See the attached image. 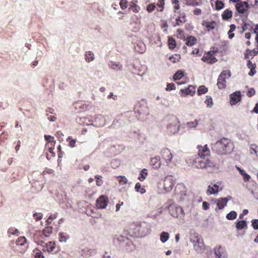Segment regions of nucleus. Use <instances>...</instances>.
I'll use <instances>...</instances> for the list:
<instances>
[{
	"mask_svg": "<svg viewBox=\"0 0 258 258\" xmlns=\"http://www.w3.org/2000/svg\"><path fill=\"white\" fill-rule=\"evenodd\" d=\"M233 149L231 141L227 138H222L213 146V150L218 155H223L231 153Z\"/></svg>",
	"mask_w": 258,
	"mask_h": 258,
	"instance_id": "obj_1",
	"label": "nucleus"
},
{
	"mask_svg": "<svg viewBox=\"0 0 258 258\" xmlns=\"http://www.w3.org/2000/svg\"><path fill=\"white\" fill-rule=\"evenodd\" d=\"M126 234L133 237H142L145 236L148 229L146 227L143 226L140 222H133L129 224L125 230Z\"/></svg>",
	"mask_w": 258,
	"mask_h": 258,
	"instance_id": "obj_2",
	"label": "nucleus"
},
{
	"mask_svg": "<svg viewBox=\"0 0 258 258\" xmlns=\"http://www.w3.org/2000/svg\"><path fill=\"white\" fill-rule=\"evenodd\" d=\"M192 164L198 168H214L215 164L209 159V158L196 157L192 160Z\"/></svg>",
	"mask_w": 258,
	"mask_h": 258,
	"instance_id": "obj_3",
	"label": "nucleus"
},
{
	"mask_svg": "<svg viewBox=\"0 0 258 258\" xmlns=\"http://www.w3.org/2000/svg\"><path fill=\"white\" fill-rule=\"evenodd\" d=\"M190 241L192 243L194 248L197 253H202L204 252L205 245L203 239L201 235H192L190 238Z\"/></svg>",
	"mask_w": 258,
	"mask_h": 258,
	"instance_id": "obj_4",
	"label": "nucleus"
},
{
	"mask_svg": "<svg viewBox=\"0 0 258 258\" xmlns=\"http://www.w3.org/2000/svg\"><path fill=\"white\" fill-rule=\"evenodd\" d=\"M168 210L170 214L173 217L181 220L184 218L185 214L181 207L176 204H171L169 206Z\"/></svg>",
	"mask_w": 258,
	"mask_h": 258,
	"instance_id": "obj_5",
	"label": "nucleus"
},
{
	"mask_svg": "<svg viewBox=\"0 0 258 258\" xmlns=\"http://www.w3.org/2000/svg\"><path fill=\"white\" fill-rule=\"evenodd\" d=\"M175 183V179L173 176L168 175L166 176L163 182L164 190L167 192L171 191L174 186Z\"/></svg>",
	"mask_w": 258,
	"mask_h": 258,
	"instance_id": "obj_6",
	"label": "nucleus"
},
{
	"mask_svg": "<svg viewBox=\"0 0 258 258\" xmlns=\"http://www.w3.org/2000/svg\"><path fill=\"white\" fill-rule=\"evenodd\" d=\"M198 151L196 157H203L204 158H209L211 155L210 149L208 148V145H198L197 147Z\"/></svg>",
	"mask_w": 258,
	"mask_h": 258,
	"instance_id": "obj_7",
	"label": "nucleus"
},
{
	"mask_svg": "<svg viewBox=\"0 0 258 258\" xmlns=\"http://www.w3.org/2000/svg\"><path fill=\"white\" fill-rule=\"evenodd\" d=\"M180 128V122L176 117H174L172 122L167 125V131L172 134L177 133Z\"/></svg>",
	"mask_w": 258,
	"mask_h": 258,
	"instance_id": "obj_8",
	"label": "nucleus"
},
{
	"mask_svg": "<svg viewBox=\"0 0 258 258\" xmlns=\"http://www.w3.org/2000/svg\"><path fill=\"white\" fill-rule=\"evenodd\" d=\"M237 11L239 13L247 16L248 13V3L246 2H239L235 6Z\"/></svg>",
	"mask_w": 258,
	"mask_h": 258,
	"instance_id": "obj_9",
	"label": "nucleus"
},
{
	"mask_svg": "<svg viewBox=\"0 0 258 258\" xmlns=\"http://www.w3.org/2000/svg\"><path fill=\"white\" fill-rule=\"evenodd\" d=\"M161 156L162 159L166 162L167 166H169V163L173 158L170 150L167 148L163 149L161 151Z\"/></svg>",
	"mask_w": 258,
	"mask_h": 258,
	"instance_id": "obj_10",
	"label": "nucleus"
},
{
	"mask_svg": "<svg viewBox=\"0 0 258 258\" xmlns=\"http://www.w3.org/2000/svg\"><path fill=\"white\" fill-rule=\"evenodd\" d=\"M202 60L208 64H213L216 62L218 60L210 51L205 53L202 58Z\"/></svg>",
	"mask_w": 258,
	"mask_h": 258,
	"instance_id": "obj_11",
	"label": "nucleus"
},
{
	"mask_svg": "<svg viewBox=\"0 0 258 258\" xmlns=\"http://www.w3.org/2000/svg\"><path fill=\"white\" fill-rule=\"evenodd\" d=\"M232 197L230 196L225 198H221L216 200L217 206L219 210L223 209L229 201L231 200Z\"/></svg>",
	"mask_w": 258,
	"mask_h": 258,
	"instance_id": "obj_12",
	"label": "nucleus"
},
{
	"mask_svg": "<svg viewBox=\"0 0 258 258\" xmlns=\"http://www.w3.org/2000/svg\"><path fill=\"white\" fill-rule=\"evenodd\" d=\"M108 203V198L105 196H100L96 201V206L100 209H104Z\"/></svg>",
	"mask_w": 258,
	"mask_h": 258,
	"instance_id": "obj_13",
	"label": "nucleus"
},
{
	"mask_svg": "<svg viewBox=\"0 0 258 258\" xmlns=\"http://www.w3.org/2000/svg\"><path fill=\"white\" fill-rule=\"evenodd\" d=\"M202 24L208 31L214 30L217 26V24L215 21H208L207 20H203Z\"/></svg>",
	"mask_w": 258,
	"mask_h": 258,
	"instance_id": "obj_14",
	"label": "nucleus"
},
{
	"mask_svg": "<svg viewBox=\"0 0 258 258\" xmlns=\"http://www.w3.org/2000/svg\"><path fill=\"white\" fill-rule=\"evenodd\" d=\"M215 254L217 258H226V253L223 247L221 246H217L214 248Z\"/></svg>",
	"mask_w": 258,
	"mask_h": 258,
	"instance_id": "obj_15",
	"label": "nucleus"
},
{
	"mask_svg": "<svg viewBox=\"0 0 258 258\" xmlns=\"http://www.w3.org/2000/svg\"><path fill=\"white\" fill-rule=\"evenodd\" d=\"M241 100V93L239 91H236L230 95V103L235 105Z\"/></svg>",
	"mask_w": 258,
	"mask_h": 258,
	"instance_id": "obj_16",
	"label": "nucleus"
},
{
	"mask_svg": "<svg viewBox=\"0 0 258 258\" xmlns=\"http://www.w3.org/2000/svg\"><path fill=\"white\" fill-rule=\"evenodd\" d=\"M150 164L153 168L158 169L161 166V161L159 156L152 158L150 160Z\"/></svg>",
	"mask_w": 258,
	"mask_h": 258,
	"instance_id": "obj_17",
	"label": "nucleus"
},
{
	"mask_svg": "<svg viewBox=\"0 0 258 258\" xmlns=\"http://www.w3.org/2000/svg\"><path fill=\"white\" fill-rule=\"evenodd\" d=\"M196 92L195 87L194 86H189L188 88L180 90V92L182 94L184 95H191L193 96Z\"/></svg>",
	"mask_w": 258,
	"mask_h": 258,
	"instance_id": "obj_18",
	"label": "nucleus"
},
{
	"mask_svg": "<svg viewBox=\"0 0 258 258\" xmlns=\"http://www.w3.org/2000/svg\"><path fill=\"white\" fill-rule=\"evenodd\" d=\"M184 40L186 41V45L188 46H192L197 42V39L194 36H188Z\"/></svg>",
	"mask_w": 258,
	"mask_h": 258,
	"instance_id": "obj_19",
	"label": "nucleus"
},
{
	"mask_svg": "<svg viewBox=\"0 0 258 258\" xmlns=\"http://www.w3.org/2000/svg\"><path fill=\"white\" fill-rule=\"evenodd\" d=\"M175 23L174 24V27L179 26L181 24L184 23L186 21L185 15L184 13L180 14L177 18H176Z\"/></svg>",
	"mask_w": 258,
	"mask_h": 258,
	"instance_id": "obj_20",
	"label": "nucleus"
},
{
	"mask_svg": "<svg viewBox=\"0 0 258 258\" xmlns=\"http://www.w3.org/2000/svg\"><path fill=\"white\" fill-rule=\"evenodd\" d=\"M233 13L230 9H226L222 13L221 16L223 20H228L232 17Z\"/></svg>",
	"mask_w": 258,
	"mask_h": 258,
	"instance_id": "obj_21",
	"label": "nucleus"
},
{
	"mask_svg": "<svg viewBox=\"0 0 258 258\" xmlns=\"http://www.w3.org/2000/svg\"><path fill=\"white\" fill-rule=\"evenodd\" d=\"M219 191V186L216 184H214L213 186L209 185L208 187V189L207 191V194L209 195H213L217 194Z\"/></svg>",
	"mask_w": 258,
	"mask_h": 258,
	"instance_id": "obj_22",
	"label": "nucleus"
},
{
	"mask_svg": "<svg viewBox=\"0 0 258 258\" xmlns=\"http://www.w3.org/2000/svg\"><path fill=\"white\" fill-rule=\"evenodd\" d=\"M132 25H133L132 30L134 32H137L139 31V30L141 29V24L140 20H138V21H136L134 23H132Z\"/></svg>",
	"mask_w": 258,
	"mask_h": 258,
	"instance_id": "obj_23",
	"label": "nucleus"
},
{
	"mask_svg": "<svg viewBox=\"0 0 258 258\" xmlns=\"http://www.w3.org/2000/svg\"><path fill=\"white\" fill-rule=\"evenodd\" d=\"M180 58V55L177 53L172 55L169 57V60L173 63L179 61Z\"/></svg>",
	"mask_w": 258,
	"mask_h": 258,
	"instance_id": "obj_24",
	"label": "nucleus"
},
{
	"mask_svg": "<svg viewBox=\"0 0 258 258\" xmlns=\"http://www.w3.org/2000/svg\"><path fill=\"white\" fill-rule=\"evenodd\" d=\"M226 79L225 78H222V79L220 80V77H219L217 82V86L219 89H222L226 87Z\"/></svg>",
	"mask_w": 258,
	"mask_h": 258,
	"instance_id": "obj_25",
	"label": "nucleus"
},
{
	"mask_svg": "<svg viewBox=\"0 0 258 258\" xmlns=\"http://www.w3.org/2000/svg\"><path fill=\"white\" fill-rule=\"evenodd\" d=\"M148 175V171L146 169H142L139 174L138 179L141 181H143L145 180Z\"/></svg>",
	"mask_w": 258,
	"mask_h": 258,
	"instance_id": "obj_26",
	"label": "nucleus"
},
{
	"mask_svg": "<svg viewBox=\"0 0 258 258\" xmlns=\"http://www.w3.org/2000/svg\"><path fill=\"white\" fill-rule=\"evenodd\" d=\"M236 28V27L235 24H231L230 25V29L228 32V38L229 39H231L234 37L235 34L233 33V31L235 30Z\"/></svg>",
	"mask_w": 258,
	"mask_h": 258,
	"instance_id": "obj_27",
	"label": "nucleus"
},
{
	"mask_svg": "<svg viewBox=\"0 0 258 258\" xmlns=\"http://www.w3.org/2000/svg\"><path fill=\"white\" fill-rule=\"evenodd\" d=\"M200 121H201V119H196L194 121L187 122L186 125L187 127L189 128H195L199 124Z\"/></svg>",
	"mask_w": 258,
	"mask_h": 258,
	"instance_id": "obj_28",
	"label": "nucleus"
},
{
	"mask_svg": "<svg viewBox=\"0 0 258 258\" xmlns=\"http://www.w3.org/2000/svg\"><path fill=\"white\" fill-rule=\"evenodd\" d=\"M249 151L250 154H254L258 157V146L255 144H252L250 146Z\"/></svg>",
	"mask_w": 258,
	"mask_h": 258,
	"instance_id": "obj_29",
	"label": "nucleus"
},
{
	"mask_svg": "<svg viewBox=\"0 0 258 258\" xmlns=\"http://www.w3.org/2000/svg\"><path fill=\"white\" fill-rule=\"evenodd\" d=\"M53 228L52 226H47L43 230V234L46 237H48L53 232Z\"/></svg>",
	"mask_w": 258,
	"mask_h": 258,
	"instance_id": "obj_30",
	"label": "nucleus"
},
{
	"mask_svg": "<svg viewBox=\"0 0 258 258\" xmlns=\"http://www.w3.org/2000/svg\"><path fill=\"white\" fill-rule=\"evenodd\" d=\"M184 77V72L181 70L178 71L174 75L173 79L174 81L180 80Z\"/></svg>",
	"mask_w": 258,
	"mask_h": 258,
	"instance_id": "obj_31",
	"label": "nucleus"
},
{
	"mask_svg": "<svg viewBox=\"0 0 258 258\" xmlns=\"http://www.w3.org/2000/svg\"><path fill=\"white\" fill-rule=\"evenodd\" d=\"M94 58V53L92 51H88L86 52L85 59L87 62H90L93 61Z\"/></svg>",
	"mask_w": 258,
	"mask_h": 258,
	"instance_id": "obj_32",
	"label": "nucleus"
},
{
	"mask_svg": "<svg viewBox=\"0 0 258 258\" xmlns=\"http://www.w3.org/2000/svg\"><path fill=\"white\" fill-rule=\"evenodd\" d=\"M175 191L176 194L183 195L184 192V187L181 184H177L175 188Z\"/></svg>",
	"mask_w": 258,
	"mask_h": 258,
	"instance_id": "obj_33",
	"label": "nucleus"
},
{
	"mask_svg": "<svg viewBox=\"0 0 258 258\" xmlns=\"http://www.w3.org/2000/svg\"><path fill=\"white\" fill-rule=\"evenodd\" d=\"M246 222L244 220L238 221L236 224V227L238 230H241L246 227Z\"/></svg>",
	"mask_w": 258,
	"mask_h": 258,
	"instance_id": "obj_34",
	"label": "nucleus"
},
{
	"mask_svg": "<svg viewBox=\"0 0 258 258\" xmlns=\"http://www.w3.org/2000/svg\"><path fill=\"white\" fill-rule=\"evenodd\" d=\"M157 10L158 12H162L164 10L165 2L164 0H158Z\"/></svg>",
	"mask_w": 258,
	"mask_h": 258,
	"instance_id": "obj_35",
	"label": "nucleus"
},
{
	"mask_svg": "<svg viewBox=\"0 0 258 258\" xmlns=\"http://www.w3.org/2000/svg\"><path fill=\"white\" fill-rule=\"evenodd\" d=\"M46 247L49 252H52L55 248V243L53 242H48L46 244Z\"/></svg>",
	"mask_w": 258,
	"mask_h": 258,
	"instance_id": "obj_36",
	"label": "nucleus"
},
{
	"mask_svg": "<svg viewBox=\"0 0 258 258\" xmlns=\"http://www.w3.org/2000/svg\"><path fill=\"white\" fill-rule=\"evenodd\" d=\"M116 178L120 185H125L127 182V179L124 176H118Z\"/></svg>",
	"mask_w": 258,
	"mask_h": 258,
	"instance_id": "obj_37",
	"label": "nucleus"
},
{
	"mask_svg": "<svg viewBox=\"0 0 258 258\" xmlns=\"http://www.w3.org/2000/svg\"><path fill=\"white\" fill-rule=\"evenodd\" d=\"M208 92V88L204 85L200 86L198 89V94L201 95L204 94Z\"/></svg>",
	"mask_w": 258,
	"mask_h": 258,
	"instance_id": "obj_38",
	"label": "nucleus"
},
{
	"mask_svg": "<svg viewBox=\"0 0 258 258\" xmlns=\"http://www.w3.org/2000/svg\"><path fill=\"white\" fill-rule=\"evenodd\" d=\"M169 48L170 49H173L176 47V41L174 39L169 37L168 41Z\"/></svg>",
	"mask_w": 258,
	"mask_h": 258,
	"instance_id": "obj_39",
	"label": "nucleus"
},
{
	"mask_svg": "<svg viewBox=\"0 0 258 258\" xmlns=\"http://www.w3.org/2000/svg\"><path fill=\"white\" fill-rule=\"evenodd\" d=\"M130 8L132 9V11L135 13H138L140 11V7L137 5L136 3L134 2H132L130 3Z\"/></svg>",
	"mask_w": 258,
	"mask_h": 258,
	"instance_id": "obj_40",
	"label": "nucleus"
},
{
	"mask_svg": "<svg viewBox=\"0 0 258 258\" xmlns=\"http://www.w3.org/2000/svg\"><path fill=\"white\" fill-rule=\"evenodd\" d=\"M237 215V213L235 211H232L227 214L226 218L228 220H232L236 218Z\"/></svg>",
	"mask_w": 258,
	"mask_h": 258,
	"instance_id": "obj_41",
	"label": "nucleus"
},
{
	"mask_svg": "<svg viewBox=\"0 0 258 258\" xmlns=\"http://www.w3.org/2000/svg\"><path fill=\"white\" fill-rule=\"evenodd\" d=\"M169 233L166 232H162L160 235L161 241L164 243L169 239Z\"/></svg>",
	"mask_w": 258,
	"mask_h": 258,
	"instance_id": "obj_42",
	"label": "nucleus"
},
{
	"mask_svg": "<svg viewBox=\"0 0 258 258\" xmlns=\"http://www.w3.org/2000/svg\"><path fill=\"white\" fill-rule=\"evenodd\" d=\"M26 238L24 236H20L16 240V243L17 245H23L26 243Z\"/></svg>",
	"mask_w": 258,
	"mask_h": 258,
	"instance_id": "obj_43",
	"label": "nucleus"
},
{
	"mask_svg": "<svg viewBox=\"0 0 258 258\" xmlns=\"http://www.w3.org/2000/svg\"><path fill=\"white\" fill-rule=\"evenodd\" d=\"M171 3L173 6L174 12H176L180 8L179 2L178 0H171Z\"/></svg>",
	"mask_w": 258,
	"mask_h": 258,
	"instance_id": "obj_44",
	"label": "nucleus"
},
{
	"mask_svg": "<svg viewBox=\"0 0 258 258\" xmlns=\"http://www.w3.org/2000/svg\"><path fill=\"white\" fill-rule=\"evenodd\" d=\"M135 188L137 191L140 192L142 194L146 192L145 188L141 187V184L139 182H138L136 184Z\"/></svg>",
	"mask_w": 258,
	"mask_h": 258,
	"instance_id": "obj_45",
	"label": "nucleus"
},
{
	"mask_svg": "<svg viewBox=\"0 0 258 258\" xmlns=\"http://www.w3.org/2000/svg\"><path fill=\"white\" fill-rule=\"evenodd\" d=\"M231 76L230 71L229 70L223 71L219 75L220 80L222 79V78H226V77H229Z\"/></svg>",
	"mask_w": 258,
	"mask_h": 258,
	"instance_id": "obj_46",
	"label": "nucleus"
},
{
	"mask_svg": "<svg viewBox=\"0 0 258 258\" xmlns=\"http://www.w3.org/2000/svg\"><path fill=\"white\" fill-rule=\"evenodd\" d=\"M224 7V3L222 1H217L215 3L216 10H220Z\"/></svg>",
	"mask_w": 258,
	"mask_h": 258,
	"instance_id": "obj_47",
	"label": "nucleus"
},
{
	"mask_svg": "<svg viewBox=\"0 0 258 258\" xmlns=\"http://www.w3.org/2000/svg\"><path fill=\"white\" fill-rule=\"evenodd\" d=\"M8 233L12 234V235H18L19 234V231L18 229H16L14 227H10L8 229Z\"/></svg>",
	"mask_w": 258,
	"mask_h": 258,
	"instance_id": "obj_48",
	"label": "nucleus"
},
{
	"mask_svg": "<svg viewBox=\"0 0 258 258\" xmlns=\"http://www.w3.org/2000/svg\"><path fill=\"white\" fill-rule=\"evenodd\" d=\"M240 174L243 176L244 181L247 182L249 181L251 177L244 170H241Z\"/></svg>",
	"mask_w": 258,
	"mask_h": 258,
	"instance_id": "obj_49",
	"label": "nucleus"
},
{
	"mask_svg": "<svg viewBox=\"0 0 258 258\" xmlns=\"http://www.w3.org/2000/svg\"><path fill=\"white\" fill-rule=\"evenodd\" d=\"M156 5L155 3H152L149 4L147 7V11L149 13L152 12L156 8Z\"/></svg>",
	"mask_w": 258,
	"mask_h": 258,
	"instance_id": "obj_50",
	"label": "nucleus"
},
{
	"mask_svg": "<svg viewBox=\"0 0 258 258\" xmlns=\"http://www.w3.org/2000/svg\"><path fill=\"white\" fill-rule=\"evenodd\" d=\"M128 3L127 0H120L119 4L121 9H125L128 6Z\"/></svg>",
	"mask_w": 258,
	"mask_h": 258,
	"instance_id": "obj_51",
	"label": "nucleus"
},
{
	"mask_svg": "<svg viewBox=\"0 0 258 258\" xmlns=\"http://www.w3.org/2000/svg\"><path fill=\"white\" fill-rule=\"evenodd\" d=\"M67 141H70V143L69 144L70 147L73 148L75 146L76 140L73 139L72 137L71 136L69 137L68 138V139H67Z\"/></svg>",
	"mask_w": 258,
	"mask_h": 258,
	"instance_id": "obj_52",
	"label": "nucleus"
},
{
	"mask_svg": "<svg viewBox=\"0 0 258 258\" xmlns=\"http://www.w3.org/2000/svg\"><path fill=\"white\" fill-rule=\"evenodd\" d=\"M205 103L208 106H211L213 104V100L211 96H206V99L205 101Z\"/></svg>",
	"mask_w": 258,
	"mask_h": 258,
	"instance_id": "obj_53",
	"label": "nucleus"
},
{
	"mask_svg": "<svg viewBox=\"0 0 258 258\" xmlns=\"http://www.w3.org/2000/svg\"><path fill=\"white\" fill-rule=\"evenodd\" d=\"M95 178L96 179V185L98 186H101L103 183V181L101 179L102 176L97 175L95 176Z\"/></svg>",
	"mask_w": 258,
	"mask_h": 258,
	"instance_id": "obj_54",
	"label": "nucleus"
},
{
	"mask_svg": "<svg viewBox=\"0 0 258 258\" xmlns=\"http://www.w3.org/2000/svg\"><path fill=\"white\" fill-rule=\"evenodd\" d=\"M175 89V86L174 84L172 83H168L166 86V90L167 91H170L173 90Z\"/></svg>",
	"mask_w": 258,
	"mask_h": 258,
	"instance_id": "obj_55",
	"label": "nucleus"
},
{
	"mask_svg": "<svg viewBox=\"0 0 258 258\" xmlns=\"http://www.w3.org/2000/svg\"><path fill=\"white\" fill-rule=\"evenodd\" d=\"M55 143V142H48L45 145V148L47 150H51V148H54Z\"/></svg>",
	"mask_w": 258,
	"mask_h": 258,
	"instance_id": "obj_56",
	"label": "nucleus"
},
{
	"mask_svg": "<svg viewBox=\"0 0 258 258\" xmlns=\"http://www.w3.org/2000/svg\"><path fill=\"white\" fill-rule=\"evenodd\" d=\"M43 217V215L41 213H35L33 214V217L36 221L40 220Z\"/></svg>",
	"mask_w": 258,
	"mask_h": 258,
	"instance_id": "obj_57",
	"label": "nucleus"
},
{
	"mask_svg": "<svg viewBox=\"0 0 258 258\" xmlns=\"http://www.w3.org/2000/svg\"><path fill=\"white\" fill-rule=\"evenodd\" d=\"M59 240L60 242H66L68 239V237L64 235L63 233H59Z\"/></svg>",
	"mask_w": 258,
	"mask_h": 258,
	"instance_id": "obj_58",
	"label": "nucleus"
},
{
	"mask_svg": "<svg viewBox=\"0 0 258 258\" xmlns=\"http://www.w3.org/2000/svg\"><path fill=\"white\" fill-rule=\"evenodd\" d=\"M46 174L54 175V171L51 169L46 168L43 172V174L45 175Z\"/></svg>",
	"mask_w": 258,
	"mask_h": 258,
	"instance_id": "obj_59",
	"label": "nucleus"
},
{
	"mask_svg": "<svg viewBox=\"0 0 258 258\" xmlns=\"http://www.w3.org/2000/svg\"><path fill=\"white\" fill-rule=\"evenodd\" d=\"M176 32H177V36L179 38H180L181 39L184 38V32L183 30L179 29L177 30Z\"/></svg>",
	"mask_w": 258,
	"mask_h": 258,
	"instance_id": "obj_60",
	"label": "nucleus"
},
{
	"mask_svg": "<svg viewBox=\"0 0 258 258\" xmlns=\"http://www.w3.org/2000/svg\"><path fill=\"white\" fill-rule=\"evenodd\" d=\"M255 94V91L253 88H250L248 90L247 93V96L249 97H251Z\"/></svg>",
	"mask_w": 258,
	"mask_h": 258,
	"instance_id": "obj_61",
	"label": "nucleus"
},
{
	"mask_svg": "<svg viewBox=\"0 0 258 258\" xmlns=\"http://www.w3.org/2000/svg\"><path fill=\"white\" fill-rule=\"evenodd\" d=\"M247 66L250 70H255V64L253 63L250 60L248 61Z\"/></svg>",
	"mask_w": 258,
	"mask_h": 258,
	"instance_id": "obj_62",
	"label": "nucleus"
},
{
	"mask_svg": "<svg viewBox=\"0 0 258 258\" xmlns=\"http://www.w3.org/2000/svg\"><path fill=\"white\" fill-rule=\"evenodd\" d=\"M122 68V66L120 63H116V64H113L112 66V68L114 70H121Z\"/></svg>",
	"mask_w": 258,
	"mask_h": 258,
	"instance_id": "obj_63",
	"label": "nucleus"
},
{
	"mask_svg": "<svg viewBox=\"0 0 258 258\" xmlns=\"http://www.w3.org/2000/svg\"><path fill=\"white\" fill-rule=\"evenodd\" d=\"M252 226L254 229H258V220L254 219L252 221Z\"/></svg>",
	"mask_w": 258,
	"mask_h": 258,
	"instance_id": "obj_64",
	"label": "nucleus"
}]
</instances>
